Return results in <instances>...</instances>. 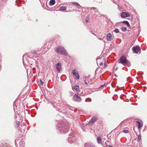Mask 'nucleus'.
I'll use <instances>...</instances> for the list:
<instances>
[{"mask_svg":"<svg viewBox=\"0 0 147 147\" xmlns=\"http://www.w3.org/2000/svg\"><path fill=\"white\" fill-rule=\"evenodd\" d=\"M57 128L61 133L63 134L65 133L69 130V128L66 123H65L63 121H59V123L57 125Z\"/></svg>","mask_w":147,"mask_h":147,"instance_id":"1","label":"nucleus"},{"mask_svg":"<svg viewBox=\"0 0 147 147\" xmlns=\"http://www.w3.org/2000/svg\"><path fill=\"white\" fill-rule=\"evenodd\" d=\"M119 63H120L125 66L129 67L131 66V63L128 60L125 56H122L119 59Z\"/></svg>","mask_w":147,"mask_h":147,"instance_id":"2","label":"nucleus"},{"mask_svg":"<svg viewBox=\"0 0 147 147\" xmlns=\"http://www.w3.org/2000/svg\"><path fill=\"white\" fill-rule=\"evenodd\" d=\"M55 50L58 54H62L63 55H67V53L63 47H59L57 48H55Z\"/></svg>","mask_w":147,"mask_h":147,"instance_id":"3","label":"nucleus"},{"mask_svg":"<svg viewBox=\"0 0 147 147\" xmlns=\"http://www.w3.org/2000/svg\"><path fill=\"white\" fill-rule=\"evenodd\" d=\"M74 134L72 133L69 135V137L68 139V142L69 143L71 144L74 142L75 141V139L74 136Z\"/></svg>","mask_w":147,"mask_h":147,"instance_id":"4","label":"nucleus"},{"mask_svg":"<svg viewBox=\"0 0 147 147\" xmlns=\"http://www.w3.org/2000/svg\"><path fill=\"white\" fill-rule=\"evenodd\" d=\"M73 100L76 102H79L81 100V98L78 95L75 94L73 98Z\"/></svg>","mask_w":147,"mask_h":147,"instance_id":"5","label":"nucleus"},{"mask_svg":"<svg viewBox=\"0 0 147 147\" xmlns=\"http://www.w3.org/2000/svg\"><path fill=\"white\" fill-rule=\"evenodd\" d=\"M134 52L135 53L138 52L140 50V49L139 46H137L136 47H134L132 48Z\"/></svg>","mask_w":147,"mask_h":147,"instance_id":"6","label":"nucleus"},{"mask_svg":"<svg viewBox=\"0 0 147 147\" xmlns=\"http://www.w3.org/2000/svg\"><path fill=\"white\" fill-rule=\"evenodd\" d=\"M98 118L97 117H93L90 120L88 123L90 124H93L95 123L97 120Z\"/></svg>","mask_w":147,"mask_h":147,"instance_id":"7","label":"nucleus"},{"mask_svg":"<svg viewBox=\"0 0 147 147\" xmlns=\"http://www.w3.org/2000/svg\"><path fill=\"white\" fill-rule=\"evenodd\" d=\"M107 40L108 41H111L113 38V36L111 34L108 33L107 36Z\"/></svg>","mask_w":147,"mask_h":147,"instance_id":"8","label":"nucleus"},{"mask_svg":"<svg viewBox=\"0 0 147 147\" xmlns=\"http://www.w3.org/2000/svg\"><path fill=\"white\" fill-rule=\"evenodd\" d=\"M56 67L57 70L59 72L61 71V64L59 62H58L56 64Z\"/></svg>","mask_w":147,"mask_h":147,"instance_id":"9","label":"nucleus"},{"mask_svg":"<svg viewBox=\"0 0 147 147\" xmlns=\"http://www.w3.org/2000/svg\"><path fill=\"white\" fill-rule=\"evenodd\" d=\"M72 73L75 76L77 79H79L80 76L78 72L76 70L74 69L73 70Z\"/></svg>","mask_w":147,"mask_h":147,"instance_id":"10","label":"nucleus"},{"mask_svg":"<svg viewBox=\"0 0 147 147\" xmlns=\"http://www.w3.org/2000/svg\"><path fill=\"white\" fill-rule=\"evenodd\" d=\"M129 16V14L128 13L124 12H123L121 14V16L122 18L128 17Z\"/></svg>","mask_w":147,"mask_h":147,"instance_id":"11","label":"nucleus"},{"mask_svg":"<svg viewBox=\"0 0 147 147\" xmlns=\"http://www.w3.org/2000/svg\"><path fill=\"white\" fill-rule=\"evenodd\" d=\"M91 11L92 14H95L97 16L98 15V12L96 9L95 8H93L91 9Z\"/></svg>","mask_w":147,"mask_h":147,"instance_id":"12","label":"nucleus"},{"mask_svg":"<svg viewBox=\"0 0 147 147\" xmlns=\"http://www.w3.org/2000/svg\"><path fill=\"white\" fill-rule=\"evenodd\" d=\"M85 147H95L91 143H87L84 145Z\"/></svg>","mask_w":147,"mask_h":147,"instance_id":"13","label":"nucleus"},{"mask_svg":"<svg viewBox=\"0 0 147 147\" xmlns=\"http://www.w3.org/2000/svg\"><path fill=\"white\" fill-rule=\"evenodd\" d=\"M136 123L138 124V129H139L141 128L143 126V124L141 123L139 121H137Z\"/></svg>","mask_w":147,"mask_h":147,"instance_id":"14","label":"nucleus"},{"mask_svg":"<svg viewBox=\"0 0 147 147\" xmlns=\"http://www.w3.org/2000/svg\"><path fill=\"white\" fill-rule=\"evenodd\" d=\"M25 143L22 140L19 143V147H24Z\"/></svg>","mask_w":147,"mask_h":147,"instance_id":"15","label":"nucleus"},{"mask_svg":"<svg viewBox=\"0 0 147 147\" xmlns=\"http://www.w3.org/2000/svg\"><path fill=\"white\" fill-rule=\"evenodd\" d=\"M97 141L99 144H101L102 142V140L100 136H98L97 138Z\"/></svg>","mask_w":147,"mask_h":147,"instance_id":"16","label":"nucleus"},{"mask_svg":"<svg viewBox=\"0 0 147 147\" xmlns=\"http://www.w3.org/2000/svg\"><path fill=\"white\" fill-rule=\"evenodd\" d=\"M73 89L78 92L80 91L79 87L78 86H75L72 88Z\"/></svg>","mask_w":147,"mask_h":147,"instance_id":"17","label":"nucleus"},{"mask_svg":"<svg viewBox=\"0 0 147 147\" xmlns=\"http://www.w3.org/2000/svg\"><path fill=\"white\" fill-rule=\"evenodd\" d=\"M55 3V0H51L49 2L50 5H52Z\"/></svg>","mask_w":147,"mask_h":147,"instance_id":"18","label":"nucleus"},{"mask_svg":"<svg viewBox=\"0 0 147 147\" xmlns=\"http://www.w3.org/2000/svg\"><path fill=\"white\" fill-rule=\"evenodd\" d=\"M20 124V122L19 121H16L15 123V127L16 128L18 127Z\"/></svg>","mask_w":147,"mask_h":147,"instance_id":"19","label":"nucleus"},{"mask_svg":"<svg viewBox=\"0 0 147 147\" xmlns=\"http://www.w3.org/2000/svg\"><path fill=\"white\" fill-rule=\"evenodd\" d=\"M66 9V7H62L60 8V10L61 11H63L65 10Z\"/></svg>","mask_w":147,"mask_h":147,"instance_id":"20","label":"nucleus"},{"mask_svg":"<svg viewBox=\"0 0 147 147\" xmlns=\"http://www.w3.org/2000/svg\"><path fill=\"white\" fill-rule=\"evenodd\" d=\"M123 23H125V24L126 25H127V26H128V25H129V23L127 21H123Z\"/></svg>","mask_w":147,"mask_h":147,"instance_id":"21","label":"nucleus"},{"mask_svg":"<svg viewBox=\"0 0 147 147\" xmlns=\"http://www.w3.org/2000/svg\"><path fill=\"white\" fill-rule=\"evenodd\" d=\"M74 4L77 5L78 6H80V4L76 2H73L72 3Z\"/></svg>","mask_w":147,"mask_h":147,"instance_id":"22","label":"nucleus"},{"mask_svg":"<svg viewBox=\"0 0 147 147\" xmlns=\"http://www.w3.org/2000/svg\"><path fill=\"white\" fill-rule=\"evenodd\" d=\"M123 132L125 133H127L129 132V131L127 130L124 129L123 131Z\"/></svg>","mask_w":147,"mask_h":147,"instance_id":"23","label":"nucleus"},{"mask_svg":"<svg viewBox=\"0 0 147 147\" xmlns=\"http://www.w3.org/2000/svg\"><path fill=\"white\" fill-rule=\"evenodd\" d=\"M114 32L117 33H118L119 32V31L118 29H116L114 31Z\"/></svg>","mask_w":147,"mask_h":147,"instance_id":"24","label":"nucleus"},{"mask_svg":"<svg viewBox=\"0 0 147 147\" xmlns=\"http://www.w3.org/2000/svg\"><path fill=\"white\" fill-rule=\"evenodd\" d=\"M87 100L89 102H91V99L90 98H88L86 99L85 100L86 102H87Z\"/></svg>","mask_w":147,"mask_h":147,"instance_id":"25","label":"nucleus"},{"mask_svg":"<svg viewBox=\"0 0 147 147\" xmlns=\"http://www.w3.org/2000/svg\"><path fill=\"white\" fill-rule=\"evenodd\" d=\"M141 136L140 134H139L138 135V140H140L141 139Z\"/></svg>","mask_w":147,"mask_h":147,"instance_id":"26","label":"nucleus"},{"mask_svg":"<svg viewBox=\"0 0 147 147\" xmlns=\"http://www.w3.org/2000/svg\"><path fill=\"white\" fill-rule=\"evenodd\" d=\"M89 18H88V17H86V21L87 22H89Z\"/></svg>","mask_w":147,"mask_h":147,"instance_id":"27","label":"nucleus"},{"mask_svg":"<svg viewBox=\"0 0 147 147\" xmlns=\"http://www.w3.org/2000/svg\"><path fill=\"white\" fill-rule=\"evenodd\" d=\"M40 82L41 85L42 86H43L44 84V82L43 81H42L41 80H40Z\"/></svg>","mask_w":147,"mask_h":147,"instance_id":"28","label":"nucleus"},{"mask_svg":"<svg viewBox=\"0 0 147 147\" xmlns=\"http://www.w3.org/2000/svg\"><path fill=\"white\" fill-rule=\"evenodd\" d=\"M102 58V57H100V56L99 57H97L96 59V60L97 61L98 59H99Z\"/></svg>","mask_w":147,"mask_h":147,"instance_id":"29","label":"nucleus"},{"mask_svg":"<svg viewBox=\"0 0 147 147\" xmlns=\"http://www.w3.org/2000/svg\"><path fill=\"white\" fill-rule=\"evenodd\" d=\"M71 108V107H70L69 106H66V108L68 109H70V108Z\"/></svg>","mask_w":147,"mask_h":147,"instance_id":"30","label":"nucleus"},{"mask_svg":"<svg viewBox=\"0 0 147 147\" xmlns=\"http://www.w3.org/2000/svg\"><path fill=\"white\" fill-rule=\"evenodd\" d=\"M2 147H10L8 145H4Z\"/></svg>","mask_w":147,"mask_h":147,"instance_id":"31","label":"nucleus"},{"mask_svg":"<svg viewBox=\"0 0 147 147\" xmlns=\"http://www.w3.org/2000/svg\"><path fill=\"white\" fill-rule=\"evenodd\" d=\"M103 62H100V63H99V65L100 66H102L103 65Z\"/></svg>","mask_w":147,"mask_h":147,"instance_id":"32","label":"nucleus"},{"mask_svg":"<svg viewBox=\"0 0 147 147\" xmlns=\"http://www.w3.org/2000/svg\"><path fill=\"white\" fill-rule=\"evenodd\" d=\"M83 79L84 80V81H86V77L85 76L83 78Z\"/></svg>","mask_w":147,"mask_h":147,"instance_id":"33","label":"nucleus"},{"mask_svg":"<svg viewBox=\"0 0 147 147\" xmlns=\"http://www.w3.org/2000/svg\"><path fill=\"white\" fill-rule=\"evenodd\" d=\"M17 141V140H16L15 141V145L16 146V145H17V143H16V142Z\"/></svg>","mask_w":147,"mask_h":147,"instance_id":"34","label":"nucleus"},{"mask_svg":"<svg viewBox=\"0 0 147 147\" xmlns=\"http://www.w3.org/2000/svg\"><path fill=\"white\" fill-rule=\"evenodd\" d=\"M106 147H113L112 146L110 145H107L106 146Z\"/></svg>","mask_w":147,"mask_h":147,"instance_id":"35","label":"nucleus"},{"mask_svg":"<svg viewBox=\"0 0 147 147\" xmlns=\"http://www.w3.org/2000/svg\"><path fill=\"white\" fill-rule=\"evenodd\" d=\"M84 82L85 84H86V85H88V84H87V82H86V81H84Z\"/></svg>","mask_w":147,"mask_h":147,"instance_id":"36","label":"nucleus"},{"mask_svg":"<svg viewBox=\"0 0 147 147\" xmlns=\"http://www.w3.org/2000/svg\"><path fill=\"white\" fill-rule=\"evenodd\" d=\"M98 39H99V40H103L102 39H101V38H98Z\"/></svg>","mask_w":147,"mask_h":147,"instance_id":"37","label":"nucleus"},{"mask_svg":"<svg viewBox=\"0 0 147 147\" xmlns=\"http://www.w3.org/2000/svg\"><path fill=\"white\" fill-rule=\"evenodd\" d=\"M118 68V67H117L116 68V69H115V71H116V70Z\"/></svg>","mask_w":147,"mask_h":147,"instance_id":"38","label":"nucleus"},{"mask_svg":"<svg viewBox=\"0 0 147 147\" xmlns=\"http://www.w3.org/2000/svg\"><path fill=\"white\" fill-rule=\"evenodd\" d=\"M104 65L105 66V67H106V66L107 65V64L106 63H104Z\"/></svg>","mask_w":147,"mask_h":147,"instance_id":"39","label":"nucleus"},{"mask_svg":"<svg viewBox=\"0 0 147 147\" xmlns=\"http://www.w3.org/2000/svg\"><path fill=\"white\" fill-rule=\"evenodd\" d=\"M105 85L104 84H102V85L101 86V87H103Z\"/></svg>","mask_w":147,"mask_h":147,"instance_id":"40","label":"nucleus"},{"mask_svg":"<svg viewBox=\"0 0 147 147\" xmlns=\"http://www.w3.org/2000/svg\"><path fill=\"white\" fill-rule=\"evenodd\" d=\"M25 56H23V59L24 60V57Z\"/></svg>","mask_w":147,"mask_h":147,"instance_id":"41","label":"nucleus"},{"mask_svg":"<svg viewBox=\"0 0 147 147\" xmlns=\"http://www.w3.org/2000/svg\"><path fill=\"white\" fill-rule=\"evenodd\" d=\"M126 28H125V30L126 31Z\"/></svg>","mask_w":147,"mask_h":147,"instance_id":"42","label":"nucleus"},{"mask_svg":"<svg viewBox=\"0 0 147 147\" xmlns=\"http://www.w3.org/2000/svg\"><path fill=\"white\" fill-rule=\"evenodd\" d=\"M34 52L35 53V52H37V51H34Z\"/></svg>","mask_w":147,"mask_h":147,"instance_id":"43","label":"nucleus"},{"mask_svg":"<svg viewBox=\"0 0 147 147\" xmlns=\"http://www.w3.org/2000/svg\"><path fill=\"white\" fill-rule=\"evenodd\" d=\"M53 107L54 108H55V106H54V105H53Z\"/></svg>","mask_w":147,"mask_h":147,"instance_id":"44","label":"nucleus"}]
</instances>
